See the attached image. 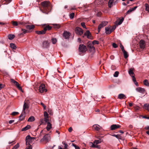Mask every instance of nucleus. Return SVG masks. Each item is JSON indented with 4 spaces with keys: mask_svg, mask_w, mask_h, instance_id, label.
<instances>
[{
    "mask_svg": "<svg viewBox=\"0 0 149 149\" xmlns=\"http://www.w3.org/2000/svg\"><path fill=\"white\" fill-rule=\"evenodd\" d=\"M144 109L149 111V104H146L144 105Z\"/></svg>",
    "mask_w": 149,
    "mask_h": 149,
    "instance_id": "31",
    "label": "nucleus"
},
{
    "mask_svg": "<svg viewBox=\"0 0 149 149\" xmlns=\"http://www.w3.org/2000/svg\"><path fill=\"white\" fill-rule=\"evenodd\" d=\"M81 26L84 28L86 29V25L85 24V23L84 22H81Z\"/></svg>",
    "mask_w": 149,
    "mask_h": 149,
    "instance_id": "48",
    "label": "nucleus"
},
{
    "mask_svg": "<svg viewBox=\"0 0 149 149\" xmlns=\"http://www.w3.org/2000/svg\"><path fill=\"white\" fill-rule=\"evenodd\" d=\"M27 147L26 149H32V147L30 144H26Z\"/></svg>",
    "mask_w": 149,
    "mask_h": 149,
    "instance_id": "41",
    "label": "nucleus"
},
{
    "mask_svg": "<svg viewBox=\"0 0 149 149\" xmlns=\"http://www.w3.org/2000/svg\"><path fill=\"white\" fill-rule=\"evenodd\" d=\"M119 73V72L118 71H116L113 74L114 77H117L118 76Z\"/></svg>",
    "mask_w": 149,
    "mask_h": 149,
    "instance_id": "42",
    "label": "nucleus"
},
{
    "mask_svg": "<svg viewBox=\"0 0 149 149\" xmlns=\"http://www.w3.org/2000/svg\"><path fill=\"white\" fill-rule=\"evenodd\" d=\"M24 116L23 114L22 113L19 116V120H22L24 118Z\"/></svg>",
    "mask_w": 149,
    "mask_h": 149,
    "instance_id": "45",
    "label": "nucleus"
},
{
    "mask_svg": "<svg viewBox=\"0 0 149 149\" xmlns=\"http://www.w3.org/2000/svg\"><path fill=\"white\" fill-rule=\"evenodd\" d=\"M70 33L66 31H64L63 33V36L65 39H68L69 38L70 36Z\"/></svg>",
    "mask_w": 149,
    "mask_h": 149,
    "instance_id": "12",
    "label": "nucleus"
},
{
    "mask_svg": "<svg viewBox=\"0 0 149 149\" xmlns=\"http://www.w3.org/2000/svg\"><path fill=\"white\" fill-rule=\"evenodd\" d=\"M51 41L52 44H55L57 42V40L55 38H52L51 39Z\"/></svg>",
    "mask_w": 149,
    "mask_h": 149,
    "instance_id": "30",
    "label": "nucleus"
},
{
    "mask_svg": "<svg viewBox=\"0 0 149 149\" xmlns=\"http://www.w3.org/2000/svg\"><path fill=\"white\" fill-rule=\"evenodd\" d=\"M145 129L146 130H149V126H148L146 127H145Z\"/></svg>",
    "mask_w": 149,
    "mask_h": 149,
    "instance_id": "64",
    "label": "nucleus"
},
{
    "mask_svg": "<svg viewBox=\"0 0 149 149\" xmlns=\"http://www.w3.org/2000/svg\"><path fill=\"white\" fill-rule=\"evenodd\" d=\"M118 98L120 99H124L126 98L125 95L123 94H120L118 95Z\"/></svg>",
    "mask_w": 149,
    "mask_h": 149,
    "instance_id": "19",
    "label": "nucleus"
},
{
    "mask_svg": "<svg viewBox=\"0 0 149 149\" xmlns=\"http://www.w3.org/2000/svg\"><path fill=\"white\" fill-rule=\"evenodd\" d=\"M72 128L71 127H70L69 128V129H68V131L70 132H72Z\"/></svg>",
    "mask_w": 149,
    "mask_h": 149,
    "instance_id": "62",
    "label": "nucleus"
},
{
    "mask_svg": "<svg viewBox=\"0 0 149 149\" xmlns=\"http://www.w3.org/2000/svg\"><path fill=\"white\" fill-rule=\"evenodd\" d=\"M108 22L107 21H104L102 22L98 26V30L99 32L101 29L103 27L105 26L107 24Z\"/></svg>",
    "mask_w": 149,
    "mask_h": 149,
    "instance_id": "8",
    "label": "nucleus"
},
{
    "mask_svg": "<svg viewBox=\"0 0 149 149\" xmlns=\"http://www.w3.org/2000/svg\"><path fill=\"white\" fill-rule=\"evenodd\" d=\"M14 121L13 120H11L9 121V123L10 124H11L12 123H13Z\"/></svg>",
    "mask_w": 149,
    "mask_h": 149,
    "instance_id": "60",
    "label": "nucleus"
},
{
    "mask_svg": "<svg viewBox=\"0 0 149 149\" xmlns=\"http://www.w3.org/2000/svg\"><path fill=\"white\" fill-rule=\"evenodd\" d=\"M79 51L81 52L84 53L87 50L86 46L84 45H80L79 47Z\"/></svg>",
    "mask_w": 149,
    "mask_h": 149,
    "instance_id": "3",
    "label": "nucleus"
},
{
    "mask_svg": "<svg viewBox=\"0 0 149 149\" xmlns=\"http://www.w3.org/2000/svg\"><path fill=\"white\" fill-rule=\"evenodd\" d=\"M112 46L114 48H116L117 47V45L116 44L114 43H113Z\"/></svg>",
    "mask_w": 149,
    "mask_h": 149,
    "instance_id": "57",
    "label": "nucleus"
},
{
    "mask_svg": "<svg viewBox=\"0 0 149 149\" xmlns=\"http://www.w3.org/2000/svg\"><path fill=\"white\" fill-rule=\"evenodd\" d=\"M15 84L17 86V87L19 90L22 91V87L20 86V85L17 82H16V83Z\"/></svg>",
    "mask_w": 149,
    "mask_h": 149,
    "instance_id": "33",
    "label": "nucleus"
},
{
    "mask_svg": "<svg viewBox=\"0 0 149 149\" xmlns=\"http://www.w3.org/2000/svg\"><path fill=\"white\" fill-rule=\"evenodd\" d=\"M19 143H17L16 145H15L13 148H12V149H17L19 148Z\"/></svg>",
    "mask_w": 149,
    "mask_h": 149,
    "instance_id": "39",
    "label": "nucleus"
},
{
    "mask_svg": "<svg viewBox=\"0 0 149 149\" xmlns=\"http://www.w3.org/2000/svg\"><path fill=\"white\" fill-rule=\"evenodd\" d=\"M116 28V26H114L112 27V28H110V29L111 31V32L113 31H114Z\"/></svg>",
    "mask_w": 149,
    "mask_h": 149,
    "instance_id": "54",
    "label": "nucleus"
},
{
    "mask_svg": "<svg viewBox=\"0 0 149 149\" xmlns=\"http://www.w3.org/2000/svg\"><path fill=\"white\" fill-rule=\"evenodd\" d=\"M31 128V126L29 125H27L25 127L22 128V131H24L26 130H28L30 129Z\"/></svg>",
    "mask_w": 149,
    "mask_h": 149,
    "instance_id": "18",
    "label": "nucleus"
},
{
    "mask_svg": "<svg viewBox=\"0 0 149 149\" xmlns=\"http://www.w3.org/2000/svg\"><path fill=\"white\" fill-rule=\"evenodd\" d=\"M124 19L123 18H122L121 19H120L118 22H116V24L117 25H120L121 24L124 20Z\"/></svg>",
    "mask_w": 149,
    "mask_h": 149,
    "instance_id": "23",
    "label": "nucleus"
},
{
    "mask_svg": "<svg viewBox=\"0 0 149 149\" xmlns=\"http://www.w3.org/2000/svg\"><path fill=\"white\" fill-rule=\"evenodd\" d=\"M43 47L44 48H47L49 46V43L48 41H45L42 43Z\"/></svg>",
    "mask_w": 149,
    "mask_h": 149,
    "instance_id": "14",
    "label": "nucleus"
},
{
    "mask_svg": "<svg viewBox=\"0 0 149 149\" xmlns=\"http://www.w3.org/2000/svg\"><path fill=\"white\" fill-rule=\"evenodd\" d=\"M74 13H72L70 14V19H72L74 17Z\"/></svg>",
    "mask_w": 149,
    "mask_h": 149,
    "instance_id": "44",
    "label": "nucleus"
},
{
    "mask_svg": "<svg viewBox=\"0 0 149 149\" xmlns=\"http://www.w3.org/2000/svg\"><path fill=\"white\" fill-rule=\"evenodd\" d=\"M21 31H22L23 32L19 34V36H23L24 34H25L27 32V31L25 29H22Z\"/></svg>",
    "mask_w": 149,
    "mask_h": 149,
    "instance_id": "20",
    "label": "nucleus"
},
{
    "mask_svg": "<svg viewBox=\"0 0 149 149\" xmlns=\"http://www.w3.org/2000/svg\"><path fill=\"white\" fill-rule=\"evenodd\" d=\"M42 8H40V10L42 13L48 14L47 12L49 10V7L50 6V3L48 1H45L41 3Z\"/></svg>",
    "mask_w": 149,
    "mask_h": 149,
    "instance_id": "1",
    "label": "nucleus"
},
{
    "mask_svg": "<svg viewBox=\"0 0 149 149\" xmlns=\"http://www.w3.org/2000/svg\"><path fill=\"white\" fill-rule=\"evenodd\" d=\"M36 33L39 34H44L46 32L45 31V30H44V29L42 31H36Z\"/></svg>",
    "mask_w": 149,
    "mask_h": 149,
    "instance_id": "26",
    "label": "nucleus"
},
{
    "mask_svg": "<svg viewBox=\"0 0 149 149\" xmlns=\"http://www.w3.org/2000/svg\"><path fill=\"white\" fill-rule=\"evenodd\" d=\"M40 104L42 105L44 109H46V106L42 102L40 103Z\"/></svg>",
    "mask_w": 149,
    "mask_h": 149,
    "instance_id": "53",
    "label": "nucleus"
},
{
    "mask_svg": "<svg viewBox=\"0 0 149 149\" xmlns=\"http://www.w3.org/2000/svg\"><path fill=\"white\" fill-rule=\"evenodd\" d=\"M143 83L145 85L147 86H149V83L148 80L146 79L144 80Z\"/></svg>",
    "mask_w": 149,
    "mask_h": 149,
    "instance_id": "32",
    "label": "nucleus"
},
{
    "mask_svg": "<svg viewBox=\"0 0 149 149\" xmlns=\"http://www.w3.org/2000/svg\"><path fill=\"white\" fill-rule=\"evenodd\" d=\"M95 148H100V146L97 145V144H95Z\"/></svg>",
    "mask_w": 149,
    "mask_h": 149,
    "instance_id": "61",
    "label": "nucleus"
},
{
    "mask_svg": "<svg viewBox=\"0 0 149 149\" xmlns=\"http://www.w3.org/2000/svg\"><path fill=\"white\" fill-rule=\"evenodd\" d=\"M131 77L132 78V80H133V82H136V78L134 77V75H132V76Z\"/></svg>",
    "mask_w": 149,
    "mask_h": 149,
    "instance_id": "56",
    "label": "nucleus"
},
{
    "mask_svg": "<svg viewBox=\"0 0 149 149\" xmlns=\"http://www.w3.org/2000/svg\"><path fill=\"white\" fill-rule=\"evenodd\" d=\"M85 36H86L88 38H91V33L88 30L86 31L84 33V36H83V37H84Z\"/></svg>",
    "mask_w": 149,
    "mask_h": 149,
    "instance_id": "13",
    "label": "nucleus"
},
{
    "mask_svg": "<svg viewBox=\"0 0 149 149\" xmlns=\"http://www.w3.org/2000/svg\"><path fill=\"white\" fill-rule=\"evenodd\" d=\"M50 140V136L49 134H47L45 135L43 138L41 139L40 140L41 141H45L46 142H48Z\"/></svg>",
    "mask_w": 149,
    "mask_h": 149,
    "instance_id": "7",
    "label": "nucleus"
},
{
    "mask_svg": "<svg viewBox=\"0 0 149 149\" xmlns=\"http://www.w3.org/2000/svg\"><path fill=\"white\" fill-rule=\"evenodd\" d=\"M134 83L136 86H139L138 83L136 81V82H134Z\"/></svg>",
    "mask_w": 149,
    "mask_h": 149,
    "instance_id": "63",
    "label": "nucleus"
},
{
    "mask_svg": "<svg viewBox=\"0 0 149 149\" xmlns=\"http://www.w3.org/2000/svg\"><path fill=\"white\" fill-rule=\"evenodd\" d=\"M44 119L45 123H46V124L48 122H49V117H45Z\"/></svg>",
    "mask_w": 149,
    "mask_h": 149,
    "instance_id": "40",
    "label": "nucleus"
},
{
    "mask_svg": "<svg viewBox=\"0 0 149 149\" xmlns=\"http://www.w3.org/2000/svg\"><path fill=\"white\" fill-rule=\"evenodd\" d=\"M6 1V4H8L10 3L11 1L12 0H5Z\"/></svg>",
    "mask_w": 149,
    "mask_h": 149,
    "instance_id": "55",
    "label": "nucleus"
},
{
    "mask_svg": "<svg viewBox=\"0 0 149 149\" xmlns=\"http://www.w3.org/2000/svg\"><path fill=\"white\" fill-rule=\"evenodd\" d=\"M35 120L34 117L33 116L30 117L28 120V121L29 122H31Z\"/></svg>",
    "mask_w": 149,
    "mask_h": 149,
    "instance_id": "28",
    "label": "nucleus"
},
{
    "mask_svg": "<svg viewBox=\"0 0 149 149\" xmlns=\"http://www.w3.org/2000/svg\"><path fill=\"white\" fill-rule=\"evenodd\" d=\"M92 43L93 45L95 44H98L99 43V42L95 40H94L93 42Z\"/></svg>",
    "mask_w": 149,
    "mask_h": 149,
    "instance_id": "46",
    "label": "nucleus"
},
{
    "mask_svg": "<svg viewBox=\"0 0 149 149\" xmlns=\"http://www.w3.org/2000/svg\"><path fill=\"white\" fill-rule=\"evenodd\" d=\"M93 127L94 129L97 131H99L101 128V127L97 124L94 125Z\"/></svg>",
    "mask_w": 149,
    "mask_h": 149,
    "instance_id": "17",
    "label": "nucleus"
},
{
    "mask_svg": "<svg viewBox=\"0 0 149 149\" xmlns=\"http://www.w3.org/2000/svg\"><path fill=\"white\" fill-rule=\"evenodd\" d=\"M145 7H146V10L149 12V5L147 3H146L145 4Z\"/></svg>",
    "mask_w": 149,
    "mask_h": 149,
    "instance_id": "38",
    "label": "nucleus"
},
{
    "mask_svg": "<svg viewBox=\"0 0 149 149\" xmlns=\"http://www.w3.org/2000/svg\"><path fill=\"white\" fill-rule=\"evenodd\" d=\"M136 90L138 92L143 94L146 91L144 88L141 87H138L136 88Z\"/></svg>",
    "mask_w": 149,
    "mask_h": 149,
    "instance_id": "11",
    "label": "nucleus"
},
{
    "mask_svg": "<svg viewBox=\"0 0 149 149\" xmlns=\"http://www.w3.org/2000/svg\"><path fill=\"white\" fill-rule=\"evenodd\" d=\"M123 52L125 58H127L129 56L125 50Z\"/></svg>",
    "mask_w": 149,
    "mask_h": 149,
    "instance_id": "29",
    "label": "nucleus"
},
{
    "mask_svg": "<svg viewBox=\"0 0 149 149\" xmlns=\"http://www.w3.org/2000/svg\"><path fill=\"white\" fill-rule=\"evenodd\" d=\"M44 116L45 117H49L48 114L47 112L46 111L44 112Z\"/></svg>",
    "mask_w": 149,
    "mask_h": 149,
    "instance_id": "47",
    "label": "nucleus"
},
{
    "mask_svg": "<svg viewBox=\"0 0 149 149\" xmlns=\"http://www.w3.org/2000/svg\"><path fill=\"white\" fill-rule=\"evenodd\" d=\"M112 135L113 136L115 137L116 138H117L118 139H119L120 138H119L120 136H119V135H116V134H114Z\"/></svg>",
    "mask_w": 149,
    "mask_h": 149,
    "instance_id": "51",
    "label": "nucleus"
},
{
    "mask_svg": "<svg viewBox=\"0 0 149 149\" xmlns=\"http://www.w3.org/2000/svg\"><path fill=\"white\" fill-rule=\"evenodd\" d=\"M29 104L28 102H24V104L23 105V109L22 110L23 112L24 113H25V111L29 108Z\"/></svg>",
    "mask_w": 149,
    "mask_h": 149,
    "instance_id": "5",
    "label": "nucleus"
},
{
    "mask_svg": "<svg viewBox=\"0 0 149 149\" xmlns=\"http://www.w3.org/2000/svg\"><path fill=\"white\" fill-rule=\"evenodd\" d=\"M4 85L3 84H0V90H1L2 88H3Z\"/></svg>",
    "mask_w": 149,
    "mask_h": 149,
    "instance_id": "59",
    "label": "nucleus"
},
{
    "mask_svg": "<svg viewBox=\"0 0 149 149\" xmlns=\"http://www.w3.org/2000/svg\"><path fill=\"white\" fill-rule=\"evenodd\" d=\"M31 137L30 135H27L26 138V144H30V143L32 142V140L31 139Z\"/></svg>",
    "mask_w": 149,
    "mask_h": 149,
    "instance_id": "10",
    "label": "nucleus"
},
{
    "mask_svg": "<svg viewBox=\"0 0 149 149\" xmlns=\"http://www.w3.org/2000/svg\"><path fill=\"white\" fill-rule=\"evenodd\" d=\"M95 144H94V142H90L89 143V146L92 148H95Z\"/></svg>",
    "mask_w": 149,
    "mask_h": 149,
    "instance_id": "37",
    "label": "nucleus"
},
{
    "mask_svg": "<svg viewBox=\"0 0 149 149\" xmlns=\"http://www.w3.org/2000/svg\"><path fill=\"white\" fill-rule=\"evenodd\" d=\"M18 113H19L18 112H12V113L11 114L12 115L15 116V115H17V114H18Z\"/></svg>",
    "mask_w": 149,
    "mask_h": 149,
    "instance_id": "52",
    "label": "nucleus"
},
{
    "mask_svg": "<svg viewBox=\"0 0 149 149\" xmlns=\"http://www.w3.org/2000/svg\"><path fill=\"white\" fill-rule=\"evenodd\" d=\"M51 28L52 27L48 25L45 27L44 29L45 30V31L46 32V31L47 30H50L51 29Z\"/></svg>",
    "mask_w": 149,
    "mask_h": 149,
    "instance_id": "34",
    "label": "nucleus"
},
{
    "mask_svg": "<svg viewBox=\"0 0 149 149\" xmlns=\"http://www.w3.org/2000/svg\"><path fill=\"white\" fill-rule=\"evenodd\" d=\"M133 70L134 69L133 68H131L129 69V70L128 71L129 74L131 76H132V75L134 74V73L133 72Z\"/></svg>",
    "mask_w": 149,
    "mask_h": 149,
    "instance_id": "25",
    "label": "nucleus"
},
{
    "mask_svg": "<svg viewBox=\"0 0 149 149\" xmlns=\"http://www.w3.org/2000/svg\"><path fill=\"white\" fill-rule=\"evenodd\" d=\"M113 1V0H109L108 3V6L109 7L111 8L112 6Z\"/></svg>",
    "mask_w": 149,
    "mask_h": 149,
    "instance_id": "24",
    "label": "nucleus"
},
{
    "mask_svg": "<svg viewBox=\"0 0 149 149\" xmlns=\"http://www.w3.org/2000/svg\"><path fill=\"white\" fill-rule=\"evenodd\" d=\"M88 47L92 50H94L95 49V48L93 47V44L92 43L88 42Z\"/></svg>",
    "mask_w": 149,
    "mask_h": 149,
    "instance_id": "15",
    "label": "nucleus"
},
{
    "mask_svg": "<svg viewBox=\"0 0 149 149\" xmlns=\"http://www.w3.org/2000/svg\"><path fill=\"white\" fill-rule=\"evenodd\" d=\"M10 46L13 49H16V47L15 46V45L13 43H10Z\"/></svg>",
    "mask_w": 149,
    "mask_h": 149,
    "instance_id": "35",
    "label": "nucleus"
},
{
    "mask_svg": "<svg viewBox=\"0 0 149 149\" xmlns=\"http://www.w3.org/2000/svg\"><path fill=\"white\" fill-rule=\"evenodd\" d=\"M40 125H41L42 124L43 125H45L46 123H45L44 119L42 118L40 119Z\"/></svg>",
    "mask_w": 149,
    "mask_h": 149,
    "instance_id": "36",
    "label": "nucleus"
},
{
    "mask_svg": "<svg viewBox=\"0 0 149 149\" xmlns=\"http://www.w3.org/2000/svg\"><path fill=\"white\" fill-rule=\"evenodd\" d=\"M105 32L106 33L108 34H110L111 33V31L110 29V27H107L105 28Z\"/></svg>",
    "mask_w": 149,
    "mask_h": 149,
    "instance_id": "16",
    "label": "nucleus"
},
{
    "mask_svg": "<svg viewBox=\"0 0 149 149\" xmlns=\"http://www.w3.org/2000/svg\"><path fill=\"white\" fill-rule=\"evenodd\" d=\"M25 27L27 29L31 30L33 29L34 28L35 26L33 25H26L25 26Z\"/></svg>",
    "mask_w": 149,
    "mask_h": 149,
    "instance_id": "21",
    "label": "nucleus"
},
{
    "mask_svg": "<svg viewBox=\"0 0 149 149\" xmlns=\"http://www.w3.org/2000/svg\"><path fill=\"white\" fill-rule=\"evenodd\" d=\"M8 37L9 40H12L15 37V36L13 34H9L8 35Z\"/></svg>",
    "mask_w": 149,
    "mask_h": 149,
    "instance_id": "27",
    "label": "nucleus"
},
{
    "mask_svg": "<svg viewBox=\"0 0 149 149\" xmlns=\"http://www.w3.org/2000/svg\"><path fill=\"white\" fill-rule=\"evenodd\" d=\"M101 141L99 140H95L94 142V143L95 144H97L100 143H101Z\"/></svg>",
    "mask_w": 149,
    "mask_h": 149,
    "instance_id": "43",
    "label": "nucleus"
},
{
    "mask_svg": "<svg viewBox=\"0 0 149 149\" xmlns=\"http://www.w3.org/2000/svg\"><path fill=\"white\" fill-rule=\"evenodd\" d=\"M121 127V126L118 125L113 124L111 126L110 129L111 130H113L118 128Z\"/></svg>",
    "mask_w": 149,
    "mask_h": 149,
    "instance_id": "9",
    "label": "nucleus"
},
{
    "mask_svg": "<svg viewBox=\"0 0 149 149\" xmlns=\"http://www.w3.org/2000/svg\"><path fill=\"white\" fill-rule=\"evenodd\" d=\"M52 127V125L49 122L47 123V126L46 127V129L47 131H49Z\"/></svg>",
    "mask_w": 149,
    "mask_h": 149,
    "instance_id": "22",
    "label": "nucleus"
},
{
    "mask_svg": "<svg viewBox=\"0 0 149 149\" xmlns=\"http://www.w3.org/2000/svg\"><path fill=\"white\" fill-rule=\"evenodd\" d=\"M54 27L56 28L59 29L60 28V26L59 25H58L57 24H55Z\"/></svg>",
    "mask_w": 149,
    "mask_h": 149,
    "instance_id": "58",
    "label": "nucleus"
},
{
    "mask_svg": "<svg viewBox=\"0 0 149 149\" xmlns=\"http://www.w3.org/2000/svg\"><path fill=\"white\" fill-rule=\"evenodd\" d=\"M75 32L78 35L81 36L83 33V31L81 28L77 27L75 29Z\"/></svg>",
    "mask_w": 149,
    "mask_h": 149,
    "instance_id": "2",
    "label": "nucleus"
},
{
    "mask_svg": "<svg viewBox=\"0 0 149 149\" xmlns=\"http://www.w3.org/2000/svg\"><path fill=\"white\" fill-rule=\"evenodd\" d=\"M13 24L14 26H17L18 25L17 22H13Z\"/></svg>",
    "mask_w": 149,
    "mask_h": 149,
    "instance_id": "50",
    "label": "nucleus"
},
{
    "mask_svg": "<svg viewBox=\"0 0 149 149\" xmlns=\"http://www.w3.org/2000/svg\"><path fill=\"white\" fill-rule=\"evenodd\" d=\"M140 48L141 49H143L145 47V42L143 40H141L139 42Z\"/></svg>",
    "mask_w": 149,
    "mask_h": 149,
    "instance_id": "6",
    "label": "nucleus"
},
{
    "mask_svg": "<svg viewBox=\"0 0 149 149\" xmlns=\"http://www.w3.org/2000/svg\"><path fill=\"white\" fill-rule=\"evenodd\" d=\"M39 90L40 93H42L44 92H46L47 90L45 88V85L43 84H42L39 87Z\"/></svg>",
    "mask_w": 149,
    "mask_h": 149,
    "instance_id": "4",
    "label": "nucleus"
},
{
    "mask_svg": "<svg viewBox=\"0 0 149 149\" xmlns=\"http://www.w3.org/2000/svg\"><path fill=\"white\" fill-rule=\"evenodd\" d=\"M120 47L123 52L125 50L124 49V47L121 44H120Z\"/></svg>",
    "mask_w": 149,
    "mask_h": 149,
    "instance_id": "49",
    "label": "nucleus"
}]
</instances>
